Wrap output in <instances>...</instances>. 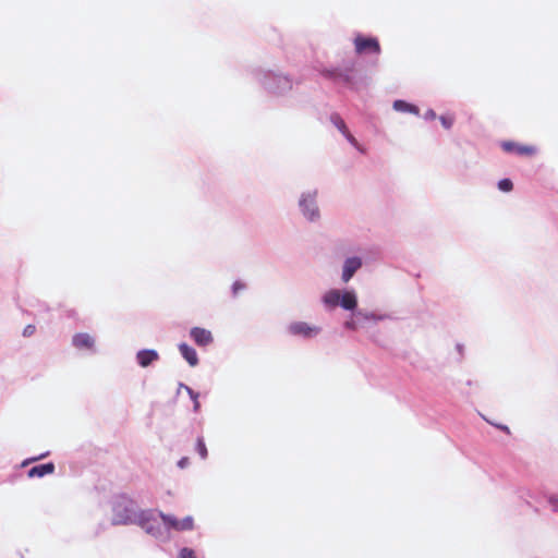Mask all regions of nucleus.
Wrapping results in <instances>:
<instances>
[{
	"mask_svg": "<svg viewBox=\"0 0 558 558\" xmlns=\"http://www.w3.org/2000/svg\"><path fill=\"white\" fill-rule=\"evenodd\" d=\"M500 428H501L502 430L508 432V427H507V426H500Z\"/></svg>",
	"mask_w": 558,
	"mask_h": 558,
	"instance_id": "2f4dec72",
	"label": "nucleus"
},
{
	"mask_svg": "<svg viewBox=\"0 0 558 558\" xmlns=\"http://www.w3.org/2000/svg\"><path fill=\"white\" fill-rule=\"evenodd\" d=\"M180 558H196V555L193 549L184 547L180 550Z\"/></svg>",
	"mask_w": 558,
	"mask_h": 558,
	"instance_id": "412c9836",
	"label": "nucleus"
},
{
	"mask_svg": "<svg viewBox=\"0 0 558 558\" xmlns=\"http://www.w3.org/2000/svg\"><path fill=\"white\" fill-rule=\"evenodd\" d=\"M341 293L339 290H329L325 293L323 301L329 307H336L340 303Z\"/></svg>",
	"mask_w": 558,
	"mask_h": 558,
	"instance_id": "4468645a",
	"label": "nucleus"
},
{
	"mask_svg": "<svg viewBox=\"0 0 558 558\" xmlns=\"http://www.w3.org/2000/svg\"><path fill=\"white\" fill-rule=\"evenodd\" d=\"M439 120H440L442 126L445 129H447V130H449L452 126L453 122H454V119H453L452 116H441L439 118Z\"/></svg>",
	"mask_w": 558,
	"mask_h": 558,
	"instance_id": "aec40b11",
	"label": "nucleus"
},
{
	"mask_svg": "<svg viewBox=\"0 0 558 558\" xmlns=\"http://www.w3.org/2000/svg\"><path fill=\"white\" fill-rule=\"evenodd\" d=\"M339 305H341L344 310H349V311L354 310L357 305L355 293L352 291H345L340 296Z\"/></svg>",
	"mask_w": 558,
	"mask_h": 558,
	"instance_id": "ddd939ff",
	"label": "nucleus"
},
{
	"mask_svg": "<svg viewBox=\"0 0 558 558\" xmlns=\"http://www.w3.org/2000/svg\"><path fill=\"white\" fill-rule=\"evenodd\" d=\"M72 343L77 349L93 350L95 345L94 338L88 333H76Z\"/></svg>",
	"mask_w": 558,
	"mask_h": 558,
	"instance_id": "6e6552de",
	"label": "nucleus"
},
{
	"mask_svg": "<svg viewBox=\"0 0 558 558\" xmlns=\"http://www.w3.org/2000/svg\"><path fill=\"white\" fill-rule=\"evenodd\" d=\"M159 359V354L155 350H141L136 354V360L142 367L149 366Z\"/></svg>",
	"mask_w": 558,
	"mask_h": 558,
	"instance_id": "1a4fd4ad",
	"label": "nucleus"
},
{
	"mask_svg": "<svg viewBox=\"0 0 558 558\" xmlns=\"http://www.w3.org/2000/svg\"><path fill=\"white\" fill-rule=\"evenodd\" d=\"M325 75L327 77H330V78H333V80H341V81H343L345 83L350 82V77H349L348 74L338 73L336 71H326Z\"/></svg>",
	"mask_w": 558,
	"mask_h": 558,
	"instance_id": "f3484780",
	"label": "nucleus"
},
{
	"mask_svg": "<svg viewBox=\"0 0 558 558\" xmlns=\"http://www.w3.org/2000/svg\"><path fill=\"white\" fill-rule=\"evenodd\" d=\"M54 472V464L52 462H48L45 464H39L33 466L28 471V477H43L45 475L52 474Z\"/></svg>",
	"mask_w": 558,
	"mask_h": 558,
	"instance_id": "9d476101",
	"label": "nucleus"
},
{
	"mask_svg": "<svg viewBox=\"0 0 558 558\" xmlns=\"http://www.w3.org/2000/svg\"><path fill=\"white\" fill-rule=\"evenodd\" d=\"M245 289V284L241 281H235L232 286V292L234 295H238L239 292L243 291Z\"/></svg>",
	"mask_w": 558,
	"mask_h": 558,
	"instance_id": "5701e85b",
	"label": "nucleus"
},
{
	"mask_svg": "<svg viewBox=\"0 0 558 558\" xmlns=\"http://www.w3.org/2000/svg\"><path fill=\"white\" fill-rule=\"evenodd\" d=\"M330 121L343 135L348 133L349 130L347 124L338 113H332L330 116Z\"/></svg>",
	"mask_w": 558,
	"mask_h": 558,
	"instance_id": "dca6fc26",
	"label": "nucleus"
},
{
	"mask_svg": "<svg viewBox=\"0 0 558 558\" xmlns=\"http://www.w3.org/2000/svg\"><path fill=\"white\" fill-rule=\"evenodd\" d=\"M354 48L357 54L380 53V45L378 39L375 37H365L361 34L356 35L354 38Z\"/></svg>",
	"mask_w": 558,
	"mask_h": 558,
	"instance_id": "f03ea898",
	"label": "nucleus"
},
{
	"mask_svg": "<svg viewBox=\"0 0 558 558\" xmlns=\"http://www.w3.org/2000/svg\"><path fill=\"white\" fill-rule=\"evenodd\" d=\"M362 266V262L359 257H351L344 262L343 271H342V280L348 282L355 271Z\"/></svg>",
	"mask_w": 558,
	"mask_h": 558,
	"instance_id": "0eeeda50",
	"label": "nucleus"
},
{
	"mask_svg": "<svg viewBox=\"0 0 558 558\" xmlns=\"http://www.w3.org/2000/svg\"><path fill=\"white\" fill-rule=\"evenodd\" d=\"M135 512L133 502L130 500H121L113 506V524H129L134 521Z\"/></svg>",
	"mask_w": 558,
	"mask_h": 558,
	"instance_id": "f257e3e1",
	"label": "nucleus"
},
{
	"mask_svg": "<svg viewBox=\"0 0 558 558\" xmlns=\"http://www.w3.org/2000/svg\"><path fill=\"white\" fill-rule=\"evenodd\" d=\"M557 501H558V499H554V498H551V499H550V502H551L554 506H555V502H557Z\"/></svg>",
	"mask_w": 558,
	"mask_h": 558,
	"instance_id": "7c9ffc66",
	"label": "nucleus"
},
{
	"mask_svg": "<svg viewBox=\"0 0 558 558\" xmlns=\"http://www.w3.org/2000/svg\"><path fill=\"white\" fill-rule=\"evenodd\" d=\"M46 456H48V452H47V453H43V454H40V456H39V457H37V458H32V459H28V460L24 461V462H23V465H26V464H28V463H31V462H34V461L38 460V459L45 458Z\"/></svg>",
	"mask_w": 558,
	"mask_h": 558,
	"instance_id": "a878e982",
	"label": "nucleus"
},
{
	"mask_svg": "<svg viewBox=\"0 0 558 558\" xmlns=\"http://www.w3.org/2000/svg\"><path fill=\"white\" fill-rule=\"evenodd\" d=\"M304 215L310 219L314 220L318 216V209L313 198H303L300 203Z\"/></svg>",
	"mask_w": 558,
	"mask_h": 558,
	"instance_id": "f8f14e48",
	"label": "nucleus"
},
{
	"mask_svg": "<svg viewBox=\"0 0 558 558\" xmlns=\"http://www.w3.org/2000/svg\"><path fill=\"white\" fill-rule=\"evenodd\" d=\"M196 450L197 452L199 453L201 458L202 459H206L207 456H208V451H207V448H206V445L204 442V439L203 438H197V441H196Z\"/></svg>",
	"mask_w": 558,
	"mask_h": 558,
	"instance_id": "a211bd4d",
	"label": "nucleus"
},
{
	"mask_svg": "<svg viewBox=\"0 0 558 558\" xmlns=\"http://www.w3.org/2000/svg\"><path fill=\"white\" fill-rule=\"evenodd\" d=\"M501 148L506 153H514L520 156H532L536 153V147L532 145H521L514 142L506 141L501 143Z\"/></svg>",
	"mask_w": 558,
	"mask_h": 558,
	"instance_id": "39448f33",
	"label": "nucleus"
},
{
	"mask_svg": "<svg viewBox=\"0 0 558 558\" xmlns=\"http://www.w3.org/2000/svg\"><path fill=\"white\" fill-rule=\"evenodd\" d=\"M282 81L284 82V84L288 88H291V84L287 78H282Z\"/></svg>",
	"mask_w": 558,
	"mask_h": 558,
	"instance_id": "c85d7f7f",
	"label": "nucleus"
},
{
	"mask_svg": "<svg viewBox=\"0 0 558 558\" xmlns=\"http://www.w3.org/2000/svg\"><path fill=\"white\" fill-rule=\"evenodd\" d=\"M344 136L353 146L360 149L356 138L350 133V131H348V133L344 134Z\"/></svg>",
	"mask_w": 558,
	"mask_h": 558,
	"instance_id": "393cba45",
	"label": "nucleus"
},
{
	"mask_svg": "<svg viewBox=\"0 0 558 558\" xmlns=\"http://www.w3.org/2000/svg\"><path fill=\"white\" fill-rule=\"evenodd\" d=\"M36 328L34 325H27L23 330L24 337H29L35 332Z\"/></svg>",
	"mask_w": 558,
	"mask_h": 558,
	"instance_id": "b1692460",
	"label": "nucleus"
},
{
	"mask_svg": "<svg viewBox=\"0 0 558 558\" xmlns=\"http://www.w3.org/2000/svg\"><path fill=\"white\" fill-rule=\"evenodd\" d=\"M185 389L187 393L191 396V398L194 401V410L197 411L199 409V402H198V393L194 392L190 387L185 386Z\"/></svg>",
	"mask_w": 558,
	"mask_h": 558,
	"instance_id": "4be33fe9",
	"label": "nucleus"
},
{
	"mask_svg": "<svg viewBox=\"0 0 558 558\" xmlns=\"http://www.w3.org/2000/svg\"><path fill=\"white\" fill-rule=\"evenodd\" d=\"M179 350L191 366H196L198 364L197 353L192 347L186 343H181L179 345Z\"/></svg>",
	"mask_w": 558,
	"mask_h": 558,
	"instance_id": "9b49d317",
	"label": "nucleus"
},
{
	"mask_svg": "<svg viewBox=\"0 0 558 558\" xmlns=\"http://www.w3.org/2000/svg\"><path fill=\"white\" fill-rule=\"evenodd\" d=\"M162 522L168 529L174 531H191L194 527V520L191 515L183 518L182 520L177 519L171 514H160Z\"/></svg>",
	"mask_w": 558,
	"mask_h": 558,
	"instance_id": "7ed1b4c3",
	"label": "nucleus"
},
{
	"mask_svg": "<svg viewBox=\"0 0 558 558\" xmlns=\"http://www.w3.org/2000/svg\"><path fill=\"white\" fill-rule=\"evenodd\" d=\"M143 526L146 529V531H147L148 533L154 534V527H153V525H149V521L144 522V523H143Z\"/></svg>",
	"mask_w": 558,
	"mask_h": 558,
	"instance_id": "bb28decb",
	"label": "nucleus"
},
{
	"mask_svg": "<svg viewBox=\"0 0 558 558\" xmlns=\"http://www.w3.org/2000/svg\"><path fill=\"white\" fill-rule=\"evenodd\" d=\"M393 108L397 110V111H401V112H410V113H413V114H418L420 113V109L412 105V104H409L404 100H396L393 102Z\"/></svg>",
	"mask_w": 558,
	"mask_h": 558,
	"instance_id": "2eb2a0df",
	"label": "nucleus"
},
{
	"mask_svg": "<svg viewBox=\"0 0 558 558\" xmlns=\"http://www.w3.org/2000/svg\"><path fill=\"white\" fill-rule=\"evenodd\" d=\"M347 327H349V328H354V324H353V323L348 322V323H347Z\"/></svg>",
	"mask_w": 558,
	"mask_h": 558,
	"instance_id": "c756f323",
	"label": "nucleus"
},
{
	"mask_svg": "<svg viewBox=\"0 0 558 558\" xmlns=\"http://www.w3.org/2000/svg\"><path fill=\"white\" fill-rule=\"evenodd\" d=\"M425 118H426V119H432V120H433V119H435V118H436V113H435V111H434V110H428V111H426V113H425Z\"/></svg>",
	"mask_w": 558,
	"mask_h": 558,
	"instance_id": "cd10ccee",
	"label": "nucleus"
},
{
	"mask_svg": "<svg viewBox=\"0 0 558 558\" xmlns=\"http://www.w3.org/2000/svg\"><path fill=\"white\" fill-rule=\"evenodd\" d=\"M288 330L291 335L311 338L319 332V328L310 326L304 322H295L289 325Z\"/></svg>",
	"mask_w": 558,
	"mask_h": 558,
	"instance_id": "20e7f679",
	"label": "nucleus"
},
{
	"mask_svg": "<svg viewBox=\"0 0 558 558\" xmlns=\"http://www.w3.org/2000/svg\"><path fill=\"white\" fill-rule=\"evenodd\" d=\"M498 187L502 192H510L513 189V183L510 179H502L499 181Z\"/></svg>",
	"mask_w": 558,
	"mask_h": 558,
	"instance_id": "6ab92c4d",
	"label": "nucleus"
},
{
	"mask_svg": "<svg viewBox=\"0 0 558 558\" xmlns=\"http://www.w3.org/2000/svg\"><path fill=\"white\" fill-rule=\"evenodd\" d=\"M190 336L193 339V341L199 347H206L210 344L214 340L211 332L201 327L192 328L190 331Z\"/></svg>",
	"mask_w": 558,
	"mask_h": 558,
	"instance_id": "423d86ee",
	"label": "nucleus"
}]
</instances>
